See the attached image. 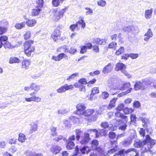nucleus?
Listing matches in <instances>:
<instances>
[{
    "mask_svg": "<svg viewBox=\"0 0 156 156\" xmlns=\"http://www.w3.org/2000/svg\"><path fill=\"white\" fill-rule=\"evenodd\" d=\"M36 3L37 6L36 7L37 8H41L43 5L44 2L43 0H37Z\"/></svg>",
    "mask_w": 156,
    "mask_h": 156,
    "instance_id": "obj_52",
    "label": "nucleus"
},
{
    "mask_svg": "<svg viewBox=\"0 0 156 156\" xmlns=\"http://www.w3.org/2000/svg\"><path fill=\"white\" fill-rule=\"evenodd\" d=\"M73 85L71 84L68 85L67 84H66L57 89L56 91L58 93H61L69 90H73Z\"/></svg>",
    "mask_w": 156,
    "mask_h": 156,
    "instance_id": "obj_8",
    "label": "nucleus"
},
{
    "mask_svg": "<svg viewBox=\"0 0 156 156\" xmlns=\"http://www.w3.org/2000/svg\"><path fill=\"white\" fill-rule=\"evenodd\" d=\"M153 9L151 8L150 9H147L145 12V17L146 19H149L151 17L153 12Z\"/></svg>",
    "mask_w": 156,
    "mask_h": 156,
    "instance_id": "obj_25",
    "label": "nucleus"
},
{
    "mask_svg": "<svg viewBox=\"0 0 156 156\" xmlns=\"http://www.w3.org/2000/svg\"><path fill=\"white\" fill-rule=\"evenodd\" d=\"M117 43L114 41H112L110 43L108 46V48L109 49H113L115 50L117 47Z\"/></svg>",
    "mask_w": 156,
    "mask_h": 156,
    "instance_id": "obj_35",
    "label": "nucleus"
},
{
    "mask_svg": "<svg viewBox=\"0 0 156 156\" xmlns=\"http://www.w3.org/2000/svg\"><path fill=\"white\" fill-rule=\"evenodd\" d=\"M146 140V144L147 142H149L150 146H147V147H145L143 150L144 152H147L148 151L150 150L152 148V147L155 145L156 144V141L151 138L149 134H147L146 136V138L145 139Z\"/></svg>",
    "mask_w": 156,
    "mask_h": 156,
    "instance_id": "obj_6",
    "label": "nucleus"
},
{
    "mask_svg": "<svg viewBox=\"0 0 156 156\" xmlns=\"http://www.w3.org/2000/svg\"><path fill=\"white\" fill-rule=\"evenodd\" d=\"M100 126L101 127L104 129L108 128L109 126L108 123L107 122H102L100 124Z\"/></svg>",
    "mask_w": 156,
    "mask_h": 156,
    "instance_id": "obj_53",
    "label": "nucleus"
},
{
    "mask_svg": "<svg viewBox=\"0 0 156 156\" xmlns=\"http://www.w3.org/2000/svg\"><path fill=\"white\" fill-rule=\"evenodd\" d=\"M117 99L118 98H114L112 99L108 106V109L110 110L114 107L115 106V103Z\"/></svg>",
    "mask_w": 156,
    "mask_h": 156,
    "instance_id": "obj_20",
    "label": "nucleus"
},
{
    "mask_svg": "<svg viewBox=\"0 0 156 156\" xmlns=\"http://www.w3.org/2000/svg\"><path fill=\"white\" fill-rule=\"evenodd\" d=\"M83 19V18L80 17V19L76 23L78 26L79 27V25L81 26L82 29L84 28L86 26V23Z\"/></svg>",
    "mask_w": 156,
    "mask_h": 156,
    "instance_id": "obj_27",
    "label": "nucleus"
},
{
    "mask_svg": "<svg viewBox=\"0 0 156 156\" xmlns=\"http://www.w3.org/2000/svg\"><path fill=\"white\" fill-rule=\"evenodd\" d=\"M25 23L24 21L19 23H16L14 27L17 30L21 29L25 27Z\"/></svg>",
    "mask_w": 156,
    "mask_h": 156,
    "instance_id": "obj_26",
    "label": "nucleus"
},
{
    "mask_svg": "<svg viewBox=\"0 0 156 156\" xmlns=\"http://www.w3.org/2000/svg\"><path fill=\"white\" fill-rule=\"evenodd\" d=\"M90 140L89 134L88 133L85 134L84 136L80 141L82 144H85L87 143Z\"/></svg>",
    "mask_w": 156,
    "mask_h": 156,
    "instance_id": "obj_16",
    "label": "nucleus"
},
{
    "mask_svg": "<svg viewBox=\"0 0 156 156\" xmlns=\"http://www.w3.org/2000/svg\"><path fill=\"white\" fill-rule=\"evenodd\" d=\"M31 36L30 31H27L23 35V38L26 41L23 43V52L28 57H32L35 52V47L32 45L34 41L30 39Z\"/></svg>",
    "mask_w": 156,
    "mask_h": 156,
    "instance_id": "obj_1",
    "label": "nucleus"
},
{
    "mask_svg": "<svg viewBox=\"0 0 156 156\" xmlns=\"http://www.w3.org/2000/svg\"><path fill=\"white\" fill-rule=\"evenodd\" d=\"M124 106L125 105L123 103H121L118 104L115 109L116 111H123Z\"/></svg>",
    "mask_w": 156,
    "mask_h": 156,
    "instance_id": "obj_34",
    "label": "nucleus"
},
{
    "mask_svg": "<svg viewBox=\"0 0 156 156\" xmlns=\"http://www.w3.org/2000/svg\"><path fill=\"white\" fill-rule=\"evenodd\" d=\"M92 50L96 53H98L100 51V49L99 46L97 45H94L93 46Z\"/></svg>",
    "mask_w": 156,
    "mask_h": 156,
    "instance_id": "obj_49",
    "label": "nucleus"
},
{
    "mask_svg": "<svg viewBox=\"0 0 156 156\" xmlns=\"http://www.w3.org/2000/svg\"><path fill=\"white\" fill-rule=\"evenodd\" d=\"M87 48L85 45H83L81 47L80 52L81 54H83L87 52Z\"/></svg>",
    "mask_w": 156,
    "mask_h": 156,
    "instance_id": "obj_54",
    "label": "nucleus"
},
{
    "mask_svg": "<svg viewBox=\"0 0 156 156\" xmlns=\"http://www.w3.org/2000/svg\"><path fill=\"white\" fill-rule=\"evenodd\" d=\"M125 51L124 48L123 47L121 46L115 52V54L116 55H119L122 54Z\"/></svg>",
    "mask_w": 156,
    "mask_h": 156,
    "instance_id": "obj_39",
    "label": "nucleus"
},
{
    "mask_svg": "<svg viewBox=\"0 0 156 156\" xmlns=\"http://www.w3.org/2000/svg\"><path fill=\"white\" fill-rule=\"evenodd\" d=\"M25 136L23 133H20L19 135L18 140L21 143L24 142L26 139Z\"/></svg>",
    "mask_w": 156,
    "mask_h": 156,
    "instance_id": "obj_33",
    "label": "nucleus"
},
{
    "mask_svg": "<svg viewBox=\"0 0 156 156\" xmlns=\"http://www.w3.org/2000/svg\"><path fill=\"white\" fill-rule=\"evenodd\" d=\"M124 149H122L115 153L113 156H125Z\"/></svg>",
    "mask_w": 156,
    "mask_h": 156,
    "instance_id": "obj_42",
    "label": "nucleus"
},
{
    "mask_svg": "<svg viewBox=\"0 0 156 156\" xmlns=\"http://www.w3.org/2000/svg\"><path fill=\"white\" fill-rule=\"evenodd\" d=\"M61 28L59 26L57 27L54 30L53 32L51 35V37L55 42H57L61 37Z\"/></svg>",
    "mask_w": 156,
    "mask_h": 156,
    "instance_id": "obj_5",
    "label": "nucleus"
},
{
    "mask_svg": "<svg viewBox=\"0 0 156 156\" xmlns=\"http://www.w3.org/2000/svg\"><path fill=\"white\" fill-rule=\"evenodd\" d=\"M109 143L110 149L107 152L109 155L113 154L119 150L117 140L114 141H110Z\"/></svg>",
    "mask_w": 156,
    "mask_h": 156,
    "instance_id": "obj_4",
    "label": "nucleus"
},
{
    "mask_svg": "<svg viewBox=\"0 0 156 156\" xmlns=\"http://www.w3.org/2000/svg\"><path fill=\"white\" fill-rule=\"evenodd\" d=\"M139 133L140 135L144 137L145 135V130L143 128H140Z\"/></svg>",
    "mask_w": 156,
    "mask_h": 156,
    "instance_id": "obj_56",
    "label": "nucleus"
},
{
    "mask_svg": "<svg viewBox=\"0 0 156 156\" xmlns=\"http://www.w3.org/2000/svg\"><path fill=\"white\" fill-rule=\"evenodd\" d=\"M134 111V110L131 108H128L127 107L125 108L123 110V112L125 114L128 115L131 114Z\"/></svg>",
    "mask_w": 156,
    "mask_h": 156,
    "instance_id": "obj_31",
    "label": "nucleus"
},
{
    "mask_svg": "<svg viewBox=\"0 0 156 156\" xmlns=\"http://www.w3.org/2000/svg\"><path fill=\"white\" fill-rule=\"evenodd\" d=\"M88 49H91L93 47V45L91 42H88L85 44V45Z\"/></svg>",
    "mask_w": 156,
    "mask_h": 156,
    "instance_id": "obj_63",
    "label": "nucleus"
},
{
    "mask_svg": "<svg viewBox=\"0 0 156 156\" xmlns=\"http://www.w3.org/2000/svg\"><path fill=\"white\" fill-rule=\"evenodd\" d=\"M73 87L74 86L76 88H79L80 91H86L85 87L83 85H80L77 82L75 83Z\"/></svg>",
    "mask_w": 156,
    "mask_h": 156,
    "instance_id": "obj_30",
    "label": "nucleus"
},
{
    "mask_svg": "<svg viewBox=\"0 0 156 156\" xmlns=\"http://www.w3.org/2000/svg\"><path fill=\"white\" fill-rule=\"evenodd\" d=\"M82 133V131L79 129H76V137L77 140H79L81 134Z\"/></svg>",
    "mask_w": 156,
    "mask_h": 156,
    "instance_id": "obj_48",
    "label": "nucleus"
},
{
    "mask_svg": "<svg viewBox=\"0 0 156 156\" xmlns=\"http://www.w3.org/2000/svg\"><path fill=\"white\" fill-rule=\"evenodd\" d=\"M61 2L59 0H52L51 3L53 6L55 7L59 6Z\"/></svg>",
    "mask_w": 156,
    "mask_h": 156,
    "instance_id": "obj_44",
    "label": "nucleus"
},
{
    "mask_svg": "<svg viewBox=\"0 0 156 156\" xmlns=\"http://www.w3.org/2000/svg\"><path fill=\"white\" fill-rule=\"evenodd\" d=\"M139 56L138 53H131L129 54V56L132 59H135L137 58Z\"/></svg>",
    "mask_w": 156,
    "mask_h": 156,
    "instance_id": "obj_57",
    "label": "nucleus"
},
{
    "mask_svg": "<svg viewBox=\"0 0 156 156\" xmlns=\"http://www.w3.org/2000/svg\"><path fill=\"white\" fill-rule=\"evenodd\" d=\"M69 29L72 31H74L76 29V30H79L80 28L77 25L76 23L75 24H72L69 26Z\"/></svg>",
    "mask_w": 156,
    "mask_h": 156,
    "instance_id": "obj_36",
    "label": "nucleus"
},
{
    "mask_svg": "<svg viewBox=\"0 0 156 156\" xmlns=\"http://www.w3.org/2000/svg\"><path fill=\"white\" fill-rule=\"evenodd\" d=\"M151 85V83L149 80L143 79L142 81H136L134 85V89L135 90H138L140 89L144 90L146 87Z\"/></svg>",
    "mask_w": 156,
    "mask_h": 156,
    "instance_id": "obj_3",
    "label": "nucleus"
},
{
    "mask_svg": "<svg viewBox=\"0 0 156 156\" xmlns=\"http://www.w3.org/2000/svg\"><path fill=\"white\" fill-rule=\"evenodd\" d=\"M5 48H10L12 47L10 43L8 41H6L3 44Z\"/></svg>",
    "mask_w": 156,
    "mask_h": 156,
    "instance_id": "obj_62",
    "label": "nucleus"
},
{
    "mask_svg": "<svg viewBox=\"0 0 156 156\" xmlns=\"http://www.w3.org/2000/svg\"><path fill=\"white\" fill-rule=\"evenodd\" d=\"M144 36H146L144 38V40L145 41H148L152 36V32L150 29H148L147 31L145 34Z\"/></svg>",
    "mask_w": 156,
    "mask_h": 156,
    "instance_id": "obj_22",
    "label": "nucleus"
},
{
    "mask_svg": "<svg viewBox=\"0 0 156 156\" xmlns=\"http://www.w3.org/2000/svg\"><path fill=\"white\" fill-rule=\"evenodd\" d=\"M121 36L122 34L121 33H119L118 35L117 34H114L111 36V38L112 40L116 41L117 40V38L118 37L119 38V41L121 43H123V41L122 40V38Z\"/></svg>",
    "mask_w": 156,
    "mask_h": 156,
    "instance_id": "obj_18",
    "label": "nucleus"
},
{
    "mask_svg": "<svg viewBox=\"0 0 156 156\" xmlns=\"http://www.w3.org/2000/svg\"><path fill=\"white\" fill-rule=\"evenodd\" d=\"M64 58H66L67 59H68L67 55L64 53H62L59 54L57 56H53L51 58L52 59L55 61H59Z\"/></svg>",
    "mask_w": 156,
    "mask_h": 156,
    "instance_id": "obj_9",
    "label": "nucleus"
},
{
    "mask_svg": "<svg viewBox=\"0 0 156 156\" xmlns=\"http://www.w3.org/2000/svg\"><path fill=\"white\" fill-rule=\"evenodd\" d=\"M76 110L74 112V113L79 116L82 115V112L84 111L86 107L84 104L82 103H79L76 106Z\"/></svg>",
    "mask_w": 156,
    "mask_h": 156,
    "instance_id": "obj_7",
    "label": "nucleus"
},
{
    "mask_svg": "<svg viewBox=\"0 0 156 156\" xmlns=\"http://www.w3.org/2000/svg\"><path fill=\"white\" fill-rule=\"evenodd\" d=\"M25 23L28 27H32L35 25L37 21L34 19H28L27 20Z\"/></svg>",
    "mask_w": 156,
    "mask_h": 156,
    "instance_id": "obj_19",
    "label": "nucleus"
},
{
    "mask_svg": "<svg viewBox=\"0 0 156 156\" xmlns=\"http://www.w3.org/2000/svg\"><path fill=\"white\" fill-rule=\"evenodd\" d=\"M99 92V90L98 87H94L92 88L89 99L92 100L93 99L94 96L96 94H98Z\"/></svg>",
    "mask_w": 156,
    "mask_h": 156,
    "instance_id": "obj_15",
    "label": "nucleus"
},
{
    "mask_svg": "<svg viewBox=\"0 0 156 156\" xmlns=\"http://www.w3.org/2000/svg\"><path fill=\"white\" fill-rule=\"evenodd\" d=\"M80 150L83 154H84L85 153L88 154L91 151V150L88 146H83L80 149Z\"/></svg>",
    "mask_w": 156,
    "mask_h": 156,
    "instance_id": "obj_24",
    "label": "nucleus"
},
{
    "mask_svg": "<svg viewBox=\"0 0 156 156\" xmlns=\"http://www.w3.org/2000/svg\"><path fill=\"white\" fill-rule=\"evenodd\" d=\"M61 150V147L58 146L56 145L52 146L51 149V151L52 153L56 154L58 153Z\"/></svg>",
    "mask_w": 156,
    "mask_h": 156,
    "instance_id": "obj_21",
    "label": "nucleus"
},
{
    "mask_svg": "<svg viewBox=\"0 0 156 156\" xmlns=\"http://www.w3.org/2000/svg\"><path fill=\"white\" fill-rule=\"evenodd\" d=\"M109 96V94L106 91H104L102 92L101 96V98L104 99L107 98Z\"/></svg>",
    "mask_w": 156,
    "mask_h": 156,
    "instance_id": "obj_50",
    "label": "nucleus"
},
{
    "mask_svg": "<svg viewBox=\"0 0 156 156\" xmlns=\"http://www.w3.org/2000/svg\"><path fill=\"white\" fill-rule=\"evenodd\" d=\"M96 81V79L95 78H93L92 80H90L87 82V86L90 87L91 86V84H93Z\"/></svg>",
    "mask_w": 156,
    "mask_h": 156,
    "instance_id": "obj_58",
    "label": "nucleus"
},
{
    "mask_svg": "<svg viewBox=\"0 0 156 156\" xmlns=\"http://www.w3.org/2000/svg\"><path fill=\"white\" fill-rule=\"evenodd\" d=\"M133 106L134 108H138L140 106V104L138 101H135L133 103Z\"/></svg>",
    "mask_w": 156,
    "mask_h": 156,
    "instance_id": "obj_55",
    "label": "nucleus"
},
{
    "mask_svg": "<svg viewBox=\"0 0 156 156\" xmlns=\"http://www.w3.org/2000/svg\"><path fill=\"white\" fill-rule=\"evenodd\" d=\"M130 86V83L129 82L126 83L122 85L121 87V90H124L127 88L129 87Z\"/></svg>",
    "mask_w": 156,
    "mask_h": 156,
    "instance_id": "obj_40",
    "label": "nucleus"
},
{
    "mask_svg": "<svg viewBox=\"0 0 156 156\" xmlns=\"http://www.w3.org/2000/svg\"><path fill=\"white\" fill-rule=\"evenodd\" d=\"M106 3L105 1L100 0L97 2L98 5L101 7H104L106 5Z\"/></svg>",
    "mask_w": 156,
    "mask_h": 156,
    "instance_id": "obj_51",
    "label": "nucleus"
},
{
    "mask_svg": "<svg viewBox=\"0 0 156 156\" xmlns=\"http://www.w3.org/2000/svg\"><path fill=\"white\" fill-rule=\"evenodd\" d=\"M41 10V9L39 8L33 9L31 13V15L34 16H37L40 14Z\"/></svg>",
    "mask_w": 156,
    "mask_h": 156,
    "instance_id": "obj_32",
    "label": "nucleus"
},
{
    "mask_svg": "<svg viewBox=\"0 0 156 156\" xmlns=\"http://www.w3.org/2000/svg\"><path fill=\"white\" fill-rule=\"evenodd\" d=\"M68 7L65 6L58 13V15L55 16V19L56 20H58L62 18L64 15V13L66 12L68 9Z\"/></svg>",
    "mask_w": 156,
    "mask_h": 156,
    "instance_id": "obj_11",
    "label": "nucleus"
},
{
    "mask_svg": "<svg viewBox=\"0 0 156 156\" xmlns=\"http://www.w3.org/2000/svg\"><path fill=\"white\" fill-rule=\"evenodd\" d=\"M95 112L94 109H87L82 112V115L85 117H89L91 116Z\"/></svg>",
    "mask_w": 156,
    "mask_h": 156,
    "instance_id": "obj_17",
    "label": "nucleus"
},
{
    "mask_svg": "<svg viewBox=\"0 0 156 156\" xmlns=\"http://www.w3.org/2000/svg\"><path fill=\"white\" fill-rule=\"evenodd\" d=\"M130 122L135 123L136 121V117L135 114H131L130 115Z\"/></svg>",
    "mask_w": 156,
    "mask_h": 156,
    "instance_id": "obj_45",
    "label": "nucleus"
},
{
    "mask_svg": "<svg viewBox=\"0 0 156 156\" xmlns=\"http://www.w3.org/2000/svg\"><path fill=\"white\" fill-rule=\"evenodd\" d=\"M8 40V37L6 35H2L0 37V40L2 42H6Z\"/></svg>",
    "mask_w": 156,
    "mask_h": 156,
    "instance_id": "obj_61",
    "label": "nucleus"
},
{
    "mask_svg": "<svg viewBox=\"0 0 156 156\" xmlns=\"http://www.w3.org/2000/svg\"><path fill=\"white\" fill-rule=\"evenodd\" d=\"M20 61V60L19 58L15 57H11L9 60V62L10 64L19 63Z\"/></svg>",
    "mask_w": 156,
    "mask_h": 156,
    "instance_id": "obj_28",
    "label": "nucleus"
},
{
    "mask_svg": "<svg viewBox=\"0 0 156 156\" xmlns=\"http://www.w3.org/2000/svg\"><path fill=\"white\" fill-rule=\"evenodd\" d=\"M30 63L31 62L30 60L24 59L22 62L21 68L23 69H27L29 68Z\"/></svg>",
    "mask_w": 156,
    "mask_h": 156,
    "instance_id": "obj_13",
    "label": "nucleus"
},
{
    "mask_svg": "<svg viewBox=\"0 0 156 156\" xmlns=\"http://www.w3.org/2000/svg\"><path fill=\"white\" fill-rule=\"evenodd\" d=\"M113 68V65L111 63H109L104 68L102 72L104 74L108 73L112 70Z\"/></svg>",
    "mask_w": 156,
    "mask_h": 156,
    "instance_id": "obj_14",
    "label": "nucleus"
},
{
    "mask_svg": "<svg viewBox=\"0 0 156 156\" xmlns=\"http://www.w3.org/2000/svg\"><path fill=\"white\" fill-rule=\"evenodd\" d=\"M68 7L65 6L58 13V15L55 16V19L56 20H58L62 18L64 15V13L66 12L68 9Z\"/></svg>",
    "mask_w": 156,
    "mask_h": 156,
    "instance_id": "obj_10",
    "label": "nucleus"
},
{
    "mask_svg": "<svg viewBox=\"0 0 156 156\" xmlns=\"http://www.w3.org/2000/svg\"><path fill=\"white\" fill-rule=\"evenodd\" d=\"M146 145V140L144 139L142 141H139L135 142L133 144V146L136 148L142 147V149L143 151L144 148V146Z\"/></svg>",
    "mask_w": 156,
    "mask_h": 156,
    "instance_id": "obj_12",
    "label": "nucleus"
},
{
    "mask_svg": "<svg viewBox=\"0 0 156 156\" xmlns=\"http://www.w3.org/2000/svg\"><path fill=\"white\" fill-rule=\"evenodd\" d=\"M37 124L34 123L31 125V128L30 130V133H32L37 130Z\"/></svg>",
    "mask_w": 156,
    "mask_h": 156,
    "instance_id": "obj_38",
    "label": "nucleus"
},
{
    "mask_svg": "<svg viewBox=\"0 0 156 156\" xmlns=\"http://www.w3.org/2000/svg\"><path fill=\"white\" fill-rule=\"evenodd\" d=\"M91 147L92 148L98 146L99 145L98 141L95 139L93 140L91 142Z\"/></svg>",
    "mask_w": 156,
    "mask_h": 156,
    "instance_id": "obj_43",
    "label": "nucleus"
},
{
    "mask_svg": "<svg viewBox=\"0 0 156 156\" xmlns=\"http://www.w3.org/2000/svg\"><path fill=\"white\" fill-rule=\"evenodd\" d=\"M94 150L96 151H97V153L100 154L102 153L103 149L100 147H95Z\"/></svg>",
    "mask_w": 156,
    "mask_h": 156,
    "instance_id": "obj_60",
    "label": "nucleus"
},
{
    "mask_svg": "<svg viewBox=\"0 0 156 156\" xmlns=\"http://www.w3.org/2000/svg\"><path fill=\"white\" fill-rule=\"evenodd\" d=\"M7 31V28L3 26H0V35H2L5 34Z\"/></svg>",
    "mask_w": 156,
    "mask_h": 156,
    "instance_id": "obj_46",
    "label": "nucleus"
},
{
    "mask_svg": "<svg viewBox=\"0 0 156 156\" xmlns=\"http://www.w3.org/2000/svg\"><path fill=\"white\" fill-rule=\"evenodd\" d=\"M109 137L111 139L115 138L116 136L115 133L112 132H110L108 133Z\"/></svg>",
    "mask_w": 156,
    "mask_h": 156,
    "instance_id": "obj_59",
    "label": "nucleus"
},
{
    "mask_svg": "<svg viewBox=\"0 0 156 156\" xmlns=\"http://www.w3.org/2000/svg\"><path fill=\"white\" fill-rule=\"evenodd\" d=\"M30 86L31 90H33L34 91L30 93V95L31 97L25 98V101L27 102L34 101L37 102L41 101V98L36 95L37 92L40 89V86L37 84L36 83H32L30 84Z\"/></svg>",
    "mask_w": 156,
    "mask_h": 156,
    "instance_id": "obj_2",
    "label": "nucleus"
},
{
    "mask_svg": "<svg viewBox=\"0 0 156 156\" xmlns=\"http://www.w3.org/2000/svg\"><path fill=\"white\" fill-rule=\"evenodd\" d=\"M80 85H85L87 84L86 79L84 78H82L78 80V82Z\"/></svg>",
    "mask_w": 156,
    "mask_h": 156,
    "instance_id": "obj_47",
    "label": "nucleus"
},
{
    "mask_svg": "<svg viewBox=\"0 0 156 156\" xmlns=\"http://www.w3.org/2000/svg\"><path fill=\"white\" fill-rule=\"evenodd\" d=\"M104 39L97 37L93 40V43L98 45H102L104 41Z\"/></svg>",
    "mask_w": 156,
    "mask_h": 156,
    "instance_id": "obj_29",
    "label": "nucleus"
},
{
    "mask_svg": "<svg viewBox=\"0 0 156 156\" xmlns=\"http://www.w3.org/2000/svg\"><path fill=\"white\" fill-rule=\"evenodd\" d=\"M76 52V49L74 47H71L69 51V52L72 54H74Z\"/></svg>",
    "mask_w": 156,
    "mask_h": 156,
    "instance_id": "obj_64",
    "label": "nucleus"
},
{
    "mask_svg": "<svg viewBox=\"0 0 156 156\" xmlns=\"http://www.w3.org/2000/svg\"><path fill=\"white\" fill-rule=\"evenodd\" d=\"M126 68V66L122 63L120 62H118L116 64L115 69L117 71H118L120 70H122L123 68L125 69Z\"/></svg>",
    "mask_w": 156,
    "mask_h": 156,
    "instance_id": "obj_23",
    "label": "nucleus"
},
{
    "mask_svg": "<svg viewBox=\"0 0 156 156\" xmlns=\"http://www.w3.org/2000/svg\"><path fill=\"white\" fill-rule=\"evenodd\" d=\"M75 144L72 141H68L66 147L69 150H71L74 148Z\"/></svg>",
    "mask_w": 156,
    "mask_h": 156,
    "instance_id": "obj_37",
    "label": "nucleus"
},
{
    "mask_svg": "<svg viewBox=\"0 0 156 156\" xmlns=\"http://www.w3.org/2000/svg\"><path fill=\"white\" fill-rule=\"evenodd\" d=\"M79 75L78 73H76L71 74L66 79V80L68 81H70L72 79H74L77 76Z\"/></svg>",
    "mask_w": 156,
    "mask_h": 156,
    "instance_id": "obj_41",
    "label": "nucleus"
}]
</instances>
